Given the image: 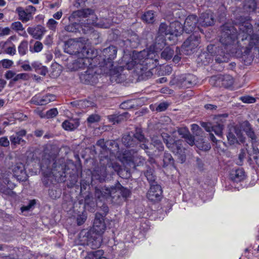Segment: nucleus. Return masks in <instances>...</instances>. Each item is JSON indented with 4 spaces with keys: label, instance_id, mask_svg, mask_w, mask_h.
<instances>
[{
    "label": "nucleus",
    "instance_id": "38",
    "mask_svg": "<svg viewBox=\"0 0 259 259\" xmlns=\"http://www.w3.org/2000/svg\"><path fill=\"white\" fill-rule=\"evenodd\" d=\"M174 159L171 155L166 152H165L163 156L162 166L166 167L169 166H174Z\"/></svg>",
    "mask_w": 259,
    "mask_h": 259
},
{
    "label": "nucleus",
    "instance_id": "22",
    "mask_svg": "<svg viewBox=\"0 0 259 259\" xmlns=\"http://www.w3.org/2000/svg\"><path fill=\"white\" fill-rule=\"evenodd\" d=\"M227 137L230 145L237 143L238 139L242 142L241 132L236 127L232 126L229 128Z\"/></svg>",
    "mask_w": 259,
    "mask_h": 259
},
{
    "label": "nucleus",
    "instance_id": "50",
    "mask_svg": "<svg viewBox=\"0 0 259 259\" xmlns=\"http://www.w3.org/2000/svg\"><path fill=\"white\" fill-rule=\"evenodd\" d=\"M61 195V190L58 189H50L49 190V195L53 199H56L59 198Z\"/></svg>",
    "mask_w": 259,
    "mask_h": 259
},
{
    "label": "nucleus",
    "instance_id": "46",
    "mask_svg": "<svg viewBox=\"0 0 259 259\" xmlns=\"http://www.w3.org/2000/svg\"><path fill=\"white\" fill-rule=\"evenodd\" d=\"M174 51L170 47H166L161 54V58L165 60H169L173 56Z\"/></svg>",
    "mask_w": 259,
    "mask_h": 259
},
{
    "label": "nucleus",
    "instance_id": "54",
    "mask_svg": "<svg viewBox=\"0 0 259 259\" xmlns=\"http://www.w3.org/2000/svg\"><path fill=\"white\" fill-rule=\"evenodd\" d=\"M127 114V113L124 112L123 114H120V115H114L112 118L113 123L114 124H115L116 123H118L121 122L122 121L124 120L126 118L125 115Z\"/></svg>",
    "mask_w": 259,
    "mask_h": 259
},
{
    "label": "nucleus",
    "instance_id": "20",
    "mask_svg": "<svg viewBox=\"0 0 259 259\" xmlns=\"http://www.w3.org/2000/svg\"><path fill=\"white\" fill-rule=\"evenodd\" d=\"M168 149L171 150L174 154L180 155L182 163H183L185 161L186 157L184 154L185 148L183 146L182 141L175 140Z\"/></svg>",
    "mask_w": 259,
    "mask_h": 259
},
{
    "label": "nucleus",
    "instance_id": "12",
    "mask_svg": "<svg viewBox=\"0 0 259 259\" xmlns=\"http://www.w3.org/2000/svg\"><path fill=\"white\" fill-rule=\"evenodd\" d=\"M200 41L199 35L196 33L191 34L183 44L182 46V51L186 54L189 55L195 51Z\"/></svg>",
    "mask_w": 259,
    "mask_h": 259
},
{
    "label": "nucleus",
    "instance_id": "29",
    "mask_svg": "<svg viewBox=\"0 0 259 259\" xmlns=\"http://www.w3.org/2000/svg\"><path fill=\"white\" fill-rule=\"evenodd\" d=\"M230 179L234 182H239L245 178L244 171L242 168H238L235 170H232L230 175Z\"/></svg>",
    "mask_w": 259,
    "mask_h": 259
},
{
    "label": "nucleus",
    "instance_id": "17",
    "mask_svg": "<svg viewBox=\"0 0 259 259\" xmlns=\"http://www.w3.org/2000/svg\"><path fill=\"white\" fill-rule=\"evenodd\" d=\"M26 133L25 130L22 129L10 136V141L12 148H15L18 145L22 144L23 145L26 143L25 140L23 138L26 136Z\"/></svg>",
    "mask_w": 259,
    "mask_h": 259
},
{
    "label": "nucleus",
    "instance_id": "44",
    "mask_svg": "<svg viewBox=\"0 0 259 259\" xmlns=\"http://www.w3.org/2000/svg\"><path fill=\"white\" fill-rule=\"evenodd\" d=\"M81 28V25L76 22L71 23L65 27V30L66 31L75 33L80 31Z\"/></svg>",
    "mask_w": 259,
    "mask_h": 259
},
{
    "label": "nucleus",
    "instance_id": "25",
    "mask_svg": "<svg viewBox=\"0 0 259 259\" xmlns=\"http://www.w3.org/2000/svg\"><path fill=\"white\" fill-rule=\"evenodd\" d=\"M246 152L248 155L249 160L252 159L255 161L256 164L259 166V150L254 145L252 144L251 146L248 145H246Z\"/></svg>",
    "mask_w": 259,
    "mask_h": 259
},
{
    "label": "nucleus",
    "instance_id": "8",
    "mask_svg": "<svg viewBox=\"0 0 259 259\" xmlns=\"http://www.w3.org/2000/svg\"><path fill=\"white\" fill-rule=\"evenodd\" d=\"M228 115L224 114L220 115L217 118V121L213 123L210 122H202L201 125L208 132H209V137L213 143L217 144L220 142L223 137V130L224 128V121L221 117L226 118Z\"/></svg>",
    "mask_w": 259,
    "mask_h": 259
},
{
    "label": "nucleus",
    "instance_id": "48",
    "mask_svg": "<svg viewBox=\"0 0 259 259\" xmlns=\"http://www.w3.org/2000/svg\"><path fill=\"white\" fill-rule=\"evenodd\" d=\"M19 54L21 56L25 55L28 51V42L23 40L21 42L18 48Z\"/></svg>",
    "mask_w": 259,
    "mask_h": 259
},
{
    "label": "nucleus",
    "instance_id": "21",
    "mask_svg": "<svg viewBox=\"0 0 259 259\" xmlns=\"http://www.w3.org/2000/svg\"><path fill=\"white\" fill-rule=\"evenodd\" d=\"M198 25V20L197 16L195 15H190L185 19L184 24V31L189 33L194 31L196 28V25Z\"/></svg>",
    "mask_w": 259,
    "mask_h": 259
},
{
    "label": "nucleus",
    "instance_id": "40",
    "mask_svg": "<svg viewBox=\"0 0 259 259\" xmlns=\"http://www.w3.org/2000/svg\"><path fill=\"white\" fill-rule=\"evenodd\" d=\"M11 28L16 31L19 34L22 36L26 35V32L24 31V28L22 24L19 21L13 22L11 24Z\"/></svg>",
    "mask_w": 259,
    "mask_h": 259
},
{
    "label": "nucleus",
    "instance_id": "33",
    "mask_svg": "<svg viewBox=\"0 0 259 259\" xmlns=\"http://www.w3.org/2000/svg\"><path fill=\"white\" fill-rule=\"evenodd\" d=\"M16 11L19 15V19L23 22H27L31 20L33 18L32 15L29 14V13L26 12L24 8L22 7H18Z\"/></svg>",
    "mask_w": 259,
    "mask_h": 259
},
{
    "label": "nucleus",
    "instance_id": "30",
    "mask_svg": "<svg viewBox=\"0 0 259 259\" xmlns=\"http://www.w3.org/2000/svg\"><path fill=\"white\" fill-rule=\"evenodd\" d=\"M257 8H258L257 0H245L243 4L244 11L248 13L255 12Z\"/></svg>",
    "mask_w": 259,
    "mask_h": 259
},
{
    "label": "nucleus",
    "instance_id": "63",
    "mask_svg": "<svg viewBox=\"0 0 259 259\" xmlns=\"http://www.w3.org/2000/svg\"><path fill=\"white\" fill-rule=\"evenodd\" d=\"M168 107V104L166 102L160 103L156 107V111L161 112L165 111Z\"/></svg>",
    "mask_w": 259,
    "mask_h": 259
},
{
    "label": "nucleus",
    "instance_id": "5",
    "mask_svg": "<svg viewBox=\"0 0 259 259\" xmlns=\"http://www.w3.org/2000/svg\"><path fill=\"white\" fill-rule=\"evenodd\" d=\"M40 169L46 176H52L59 183L66 181L67 175L69 173L68 172L69 169L67 168L63 159L44 158L41 163Z\"/></svg>",
    "mask_w": 259,
    "mask_h": 259
},
{
    "label": "nucleus",
    "instance_id": "9",
    "mask_svg": "<svg viewBox=\"0 0 259 259\" xmlns=\"http://www.w3.org/2000/svg\"><path fill=\"white\" fill-rule=\"evenodd\" d=\"M80 55L81 56L78 57V59L73 63L72 69L74 70L83 69L86 68L88 69L91 66H94V64H95L97 56L96 50L90 49L87 51L85 53Z\"/></svg>",
    "mask_w": 259,
    "mask_h": 259
},
{
    "label": "nucleus",
    "instance_id": "10",
    "mask_svg": "<svg viewBox=\"0 0 259 259\" xmlns=\"http://www.w3.org/2000/svg\"><path fill=\"white\" fill-rule=\"evenodd\" d=\"M93 49L91 47L86 46L82 43L70 39L65 42L64 47V52L70 55L80 57L81 54L85 53L87 51Z\"/></svg>",
    "mask_w": 259,
    "mask_h": 259
},
{
    "label": "nucleus",
    "instance_id": "37",
    "mask_svg": "<svg viewBox=\"0 0 259 259\" xmlns=\"http://www.w3.org/2000/svg\"><path fill=\"white\" fill-rule=\"evenodd\" d=\"M31 65L35 71L41 75L45 76L48 72L47 67L38 62H34L32 63Z\"/></svg>",
    "mask_w": 259,
    "mask_h": 259
},
{
    "label": "nucleus",
    "instance_id": "36",
    "mask_svg": "<svg viewBox=\"0 0 259 259\" xmlns=\"http://www.w3.org/2000/svg\"><path fill=\"white\" fill-rule=\"evenodd\" d=\"M94 13V10L88 8L74 11L73 12L72 16L74 18H86L90 15H93Z\"/></svg>",
    "mask_w": 259,
    "mask_h": 259
},
{
    "label": "nucleus",
    "instance_id": "62",
    "mask_svg": "<svg viewBox=\"0 0 259 259\" xmlns=\"http://www.w3.org/2000/svg\"><path fill=\"white\" fill-rule=\"evenodd\" d=\"M241 100L245 103H253L256 101L255 99L251 96H243L240 98Z\"/></svg>",
    "mask_w": 259,
    "mask_h": 259
},
{
    "label": "nucleus",
    "instance_id": "52",
    "mask_svg": "<svg viewBox=\"0 0 259 259\" xmlns=\"http://www.w3.org/2000/svg\"><path fill=\"white\" fill-rule=\"evenodd\" d=\"M29 78V75L28 73H22L16 75L12 80L14 82H16L20 79L27 80Z\"/></svg>",
    "mask_w": 259,
    "mask_h": 259
},
{
    "label": "nucleus",
    "instance_id": "49",
    "mask_svg": "<svg viewBox=\"0 0 259 259\" xmlns=\"http://www.w3.org/2000/svg\"><path fill=\"white\" fill-rule=\"evenodd\" d=\"M121 197L123 198V201H124L131 195V191L129 189L122 186L117 187Z\"/></svg>",
    "mask_w": 259,
    "mask_h": 259
},
{
    "label": "nucleus",
    "instance_id": "43",
    "mask_svg": "<svg viewBox=\"0 0 259 259\" xmlns=\"http://www.w3.org/2000/svg\"><path fill=\"white\" fill-rule=\"evenodd\" d=\"M144 175L147 178V180L151 184H157L155 182L156 176L154 174V170L151 168H148V169L145 172Z\"/></svg>",
    "mask_w": 259,
    "mask_h": 259
},
{
    "label": "nucleus",
    "instance_id": "56",
    "mask_svg": "<svg viewBox=\"0 0 259 259\" xmlns=\"http://www.w3.org/2000/svg\"><path fill=\"white\" fill-rule=\"evenodd\" d=\"M57 24L58 22L54 19L51 18L48 21L47 26L50 30L55 31L56 29Z\"/></svg>",
    "mask_w": 259,
    "mask_h": 259
},
{
    "label": "nucleus",
    "instance_id": "24",
    "mask_svg": "<svg viewBox=\"0 0 259 259\" xmlns=\"http://www.w3.org/2000/svg\"><path fill=\"white\" fill-rule=\"evenodd\" d=\"M27 32L36 39H41L46 32V28L40 25L35 27H29L27 29Z\"/></svg>",
    "mask_w": 259,
    "mask_h": 259
},
{
    "label": "nucleus",
    "instance_id": "26",
    "mask_svg": "<svg viewBox=\"0 0 259 259\" xmlns=\"http://www.w3.org/2000/svg\"><path fill=\"white\" fill-rule=\"evenodd\" d=\"M170 29H171V35L172 39L181 35L184 31L182 24L178 21H175L169 23Z\"/></svg>",
    "mask_w": 259,
    "mask_h": 259
},
{
    "label": "nucleus",
    "instance_id": "35",
    "mask_svg": "<svg viewBox=\"0 0 259 259\" xmlns=\"http://www.w3.org/2000/svg\"><path fill=\"white\" fill-rule=\"evenodd\" d=\"M221 87L225 88L231 87L234 83V79L233 77L230 75H220Z\"/></svg>",
    "mask_w": 259,
    "mask_h": 259
},
{
    "label": "nucleus",
    "instance_id": "13",
    "mask_svg": "<svg viewBox=\"0 0 259 259\" xmlns=\"http://www.w3.org/2000/svg\"><path fill=\"white\" fill-rule=\"evenodd\" d=\"M81 82L84 84L94 85L97 79V67L96 64L91 66L86 71L79 75Z\"/></svg>",
    "mask_w": 259,
    "mask_h": 259
},
{
    "label": "nucleus",
    "instance_id": "6",
    "mask_svg": "<svg viewBox=\"0 0 259 259\" xmlns=\"http://www.w3.org/2000/svg\"><path fill=\"white\" fill-rule=\"evenodd\" d=\"M117 51L116 47L114 46H110L103 50V58L100 56V59H98V60H103L99 63L98 74H105L111 76L112 78L116 77L115 81L119 82L124 80L125 77L121 74L116 72L115 68L113 67V60L116 57Z\"/></svg>",
    "mask_w": 259,
    "mask_h": 259
},
{
    "label": "nucleus",
    "instance_id": "11",
    "mask_svg": "<svg viewBox=\"0 0 259 259\" xmlns=\"http://www.w3.org/2000/svg\"><path fill=\"white\" fill-rule=\"evenodd\" d=\"M123 39L120 46L126 50L137 48L140 45V40L138 35L132 30H127L122 33Z\"/></svg>",
    "mask_w": 259,
    "mask_h": 259
},
{
    "label": "nucleus",
    "instance_id": "45",
    "mask_svg": "<svg viewBox=\"0 0 259 259\" xmlns=\"http://www.w3.org/2000/svg\"><path fill=\"white\" fill-rule=\"evenodd\" d=\"M154 15L153 11H148L142 16V19L146 23H151L154 21Z\"/></svg>",
    "mask_w": 259,
    "mask_h": 259
},
{
    "label": "nucleus",
    "instance_id": "39",
    "mask_svg": "<svg viewBox=\"0 0 259 259\" xmlns=\"http://www.w3.org/2000/svg\"><path fill=\"white\" fill-rule=\"evenodd\" d=\"M151 143L159 151L164 150V146L161 141V137L157 135H153L151 137Z\"/></svg>",
    "mask_w": 259,
    "mask_h": 259
},
{
    "label": "nucleus",
    "instance_id": "53",
    "mask_svg": "<svg viewBox=\"0 0 259 259\" xmlns=\"http://www.w3.org/2000/svg\"><path fill=\"white\" fill-rule=\"evenodd\" d=\"M42 44L40 41H36L34 44L33 48H30V51L32 53H38L42 50Z\"/></svg>",
    "mask_w": 259,
    "mask_h": 259
},
{
    "label": "nucleus",
    "instance_id": "41",
    "mask_svg": "<svg viewBox=\"0 0 259 259\" xmlns=\"http://www.w3.org/2000/svg\"><path fill=\"white\" fill-rule=\"evenodd\" d=\"M132 135L134 139H136V140H137L138 144H139V142L144 143L147 141L143 134L141 128H136L135 133H132Z\"/></svg>",
    "mask_w": 259,
    "mask_h": 259
},
{
    "label": "nucleus",
    "instance_id": "15",
    "mask_svg": "<svg viewBox=\"0 0 259 259\" xmlns=\"http://www.w3.org/2000/svg\"><path fill=\"white\" fill-rule=\"evenodd\" d=\"M178 85L184 88H190L197 83V77L192 74H182L175 78Z\"/></svg>",
    "mask_w": 259,
    "mask_h": 259
},
{
    "label": "nucleus",
    "instance_id": "34",
    "mask_svg": "<svg viewBox=\"0 0 259 259\" xmlns=\"http://www.w3.org/2000/svg\"><path fill=\"white\" fill-rule=\"evenodd\" d=\"M171 29H170L169 24L167 25L165 23H161L159 26L158 33L162 36L167 37V39H172L171 35Z\"/></svg>",
    "mask_w": 259,
    "mask_h": 259
},
{
    "label": "nucleus",
    "instance_id": "42",
    "mask_svg": "<svg viewBox=\"0 0 259 259\" xmlns=\"http://www.w3.org/2000/svg\"><path fill=\"white\" fill-rule=\"evenodd\" d=\"M214 57V56L205 51L199 55V57L202 63L204 65H206L213 60V58Z\"/></svg>",
    "mask_w": 259,
    "mask_h": 259
},
{
    "label": "nucleus",
    "instance_id": "16",
    "mask_svg": "<svg viewBox=\"0 0 259 259\" xmlns=\"http://www.w3.org/2000/svg\"><path fill=\"white\" fill-rule=\"evenodd\" d=\"M162 193L161 187L159 185L151 184L150 189L147 194V197L152 202H157L161 199Z\"/></svg>",
    "mask_w": 259,
    "mask_h": 259
},
{
    "label": "nucleus",
    "instance_id": "14",
    "mask_svg": "<svg viewBox=\"0 0 259 259\" xmlns=\"http://www.w3.org/2000/svg\"><path fill=\"white\" fill-rule=\"evenodd\" d=\"M206 52L214 56L215 58V61L218 63L227 62L228 61V54L225 53V50L220 47H217L213 45H209L207 46Z\"/></svg>",
    "mask_w": 259,
    "mask_h": 259
},
{
    "label": "nucleus",
    "instance_id": "4",
    "mask_svg": "<svg viewBox=\"0 0 259 259\" xmlns=\"http://www.w3.org/2000/svg\"><path fill=\"white\" fill-rule=\"evenodd\" d=\"M103 143V140H98V146H100L101 148L104 152V156H100V163L101 167L100 171L98 170V181L100 182L108 181L111 176L113 175L115 172H117L119 175H120L122 171V169L120 168L118 164L113 162L110 158H108V153L110 152V150L109 148H106L109 144H114L115 147H117V144L115 142L107 141L102 146Z\"/></svg>",
    "mask_w": 259,
    "mask_h": 259
},
{
    "label": "nucleus",
    "instance_id": "64",
    "mask_svg": "<svg viewBox=\"0 0 259 259\" xmlns=\"http://www.w3.org/2000/svg\"><path fill=\"white\" fill-rule=\"evenodd\" d=\"M178 132V134L180 136H182V137L183 138H185L189 134H190L189 130L186 127L179 128Z\"/></svg>",
    "mask_w": 259,
    "mask_h": 259
},
{
    "label": "nucleus",
    "instance_id": "47",
    "mask_svg": "<svg viewBox=\"0 0 259 259\" xmlns=\"http://www.w3.org/2000/svg\"><path fill=\"white\" fill-rule=\"evenodd\" d=\"M160 137L162 138L167 148L170 147V145H171L175 141V140L167 133H162Z\"/></svg>",
    "mask_w": 259,
    "mask_h": 259
},
{
    "label": "nucleus",
    "instance_id": "60",
    "mask_svg": "<svg viewBox=\"0 0 259 259\" xmlns=\"http://www.w3.org/2000/svg\"><path fill=\"white\" fill-rule=\"evenodd\" d=\"M245 151L246 150L241 149L238 156V160L237 161V164L241 165L243 164V160L245 157Z\"/></svg>",
    "mask_w": 259,
    "mask_h": 259
},
{
    "label": "nucleus",
    "instance_id": "27",
    "mask_svg": "<svg viewBox=\"0 0 259 259\" xmlns=\"http://www.w3.org/2000/svg\"><path fill=\"white\" fill-rule=\"evenodd\" d=\"M79 120L77 118L65 120L62 124V127L66 131H72L79 125Z\"/></svg>",
    "mask_w": 259,
    "mask_h": 259
},
{
    "label": "nucleus",
    "instance_id": "1",
    "mask_svg": "<svg viewBox=\"0 0 259 259\" xmlns=\"http://www.w3.org/2000/svg\"><path fill=\"white\" fill-rule=\"evenodd\" d=\"M239 29L237 32L238 45L244 49L243 56H247L249 61L252 60L255 52H259V35L253 34V27L248 21L240 22L236 25Z\"/></svg>",
    "mask_w": 259,
    "mask_h": 259
},
{
    "label": "nucleus",
    "instance_id": "55",
    "mask_svg": "<svg viewBox=\"0 0 259 259\" xmlns=\"http://www.w3.org/2000/svg\"><path fill=\"white\" fill-rule=\"evenodd\" d=\"M87 216L85 213L82 212L81 214L77 215L76 218V223L78 226H81L87 220Z\"/></svg>",
    "mask_w": 259,
    "mask_h": 259
},
{
    "label": "nucleus",
    "instance_id": "18",
    "mask_svg": "<svg viewBox=\"0 0 259 259\" xmlns=\"http://www.w3.org/2000/svg\"><path fill=\"white\" fill-rule=\"evenodd\" d=\"M55 100L56 96L54 95L48 94L45 96L36 95L31 98L30 102L34 105L42 106L47 105Z\"/></svg>",
    "mask_w": 259,
    "mask_h": 259
},
{
    "label": "nucleus",
    "instance_id": "31",
    "mask_svg": "<svg viewBox=\"0 0 259 259\" xmlns=\"http://www.w3.org/2000/svg\"><path fill=\"white\" fill-rule=\"evenodd\" d=\"M123 144L126 147H134L138 145L137 140L134 139L132 134H125L122 138Z\"/></svg>",
    "mask_w": 259,
    "mask_h": 259
},
{
    "label": "nucleus",
    "instance_id": "32",
    "mask_svg": "<svg viewBox=\"0 0 259 259\" xmlns=\"http://www.w3.org/2000/svg\"><path fill=\"white\" fill-rule=\"evenodd\" d=\"M243 128L247 136L251 139L252 142L251 145H253V143L256 141V136L248 121H245L243 122Z\"/></svg>",
    "mask_w": 259,
    "mask_h": 259
},
{
    "label": "nucleus",
    "instance_id": "61",
    "mask_svg": "<svg viewBox=\"0 0 259 259\" xmlns=\"http://www.w3.org/2000/svg\"><path fill=\"white\" fill-rule=\"evenodd\" d=\"M89 126H91L92 124L97 122V114H94L90 115L87 120Z\"/></svg>",
    "mask_w": 259,
    "mask_h": 259
},
{
    "label": "nucleus",
    "instance_id": "59",
    "mask_svg": "<svg viewBox=\"0 0 259 259\" xmlns=\"http://www.w3.org/2000/svg\"><path fill=\"white\" fill-rule=\"evenodd\" d=\"M0 64L4 68L8 69L12 66L13 62L11 60L3 59L0 61Z\"/></svg>",
    "mask_w": 259,
    "mask_h": 259
},
{
    "label": "nucleus",
    "instance_id": "51",
    "mask_svg": "<svg viewBox=\"0 0 259 259\" xmlns=\"http://www.w3.org/2000/svg\"><path fill=\"white\" fill-rule=\"evenodd\" d=\"M209 82L212 86L221 87L220 75L211 77L209 80Z\"/></svg>",
    "mask_w": 259,
    "mask_h": 259
},
{
    "label": "nucleus",
    "instance_id": "19",
    "mask_svg": "<svg viewBox=\"0 0 259 259\" xmlns=\"http://www.w3.org/2000/svg\"><path fill=\"white\" fill-rule=\"evenodd\" d=\"M198 20V29H200L199 26L207 27L211 26L214 23V17L210 10H207L205 12L202 13Z\"/></svg>",
    "mask_w": 259,
    "mask_h": 259
},
{
    "label": "nucleus",
    "instance_id": "57",
    "mask_svg": "<svg viewBox=\"0 0 259 259\" xmlns=\"http://www.w3.org/2000/svg\"><path fill=\"white\" fill-rule=\"evenodd\" d=\"M191 130L196 136H200L202 133V129L196 124L191 125Z\"/></svg>",
    "mask_w": 259,
    "mask_h": 259
},
{
    "label": "nucleus",
    "instance_id": "2",
    "mask_svg": "<svg viewBox=\"0 0 259 259\" xmlns=\"http://www.w3.org/2000/svg\"><path fill=\"white\" fill-rule=\"evenodd\" d=\"M105 201L107 202L118 205L123 202V198L121 197L117 188L104 186L98 189V202H104L102 206H100V208H98V215L101 217V219L98 218V235L103 233L106 228L104 218L108 213L109 208L105 203Z\"/></svg>",
    "mask_w": 259,
    "mask_h": 259
},
{
    "label": "nucleus",
    "instance_id": "58",
    "mask_svg": "<svg viewBox=\"0 0 259 259\" xmlns=\"http://www.w3.org/2000/svg\"><path fill=\"white\" fill-rule=\"evenodd\" d=\"M58 114L57 108H53L49 110L46 112V117L47 118H51L55 117Z\"/></svg>",
    "mask_w": 259,
    "mask_h": 259
},
{
    "label": "nucleus",
    "instance_id": "23",
    "mask_svg": "<svg viewBox=\"0 0 259 259\" xmlns=\"http://www.w3.org/2000/svg\"><path fill=\"white\" fill-rule=\"evenodd\" d=\"M14 175L18 180L24 181L27 179V174L25 169L24 165L21 163H17L12 169Z\"/></svg>",
    "mask_w": 259,
    "mask_h": 259
},
{
    "label": "nucleus",
    "instance_id": "3",
    "mask_svg": "<svg viewBox=\"0 0 259 259\" xmlns=\"http://www.w3.org/2000/svg\"><path fill=\"white\" fill-rule=\"evenodd\" d=\"M154 53H149L143 50L134 52L132 61L128 64V67L132 66L139 79L147 80L153 75L156 66V59H153Z\"/></svg>",
    "mask_w": 259,
    "mask_h": 259
},
{
    "label": "nucleus",
    "instance_id": "7",
    "mask_svg": "<svg viewBox=\"0 0 259 259\" xmlns=\"http://www.w3.org/2000/svg\"><path fill=\"white\" fill-rule=\"evenodd\" d=\"M220 42L224 47L226 52H233L235 50H240L242 53L244 49L238 44L237 29L232 24L225 23L221 27Z\"/></svg>",
    "mask_w": 259,
    "mask_h": 259
},
{
    "label": "nucleus",
    "instance_id": "28",
    "mask_svg": "<svg viewBox=\"0 0 259 259\" xmlns=\"http://www.w3.org/2000/svg\"><path fill=\"white\" fill-rule=\"evenodd\" d=\"M100 18L103 19V22L101 20L98 23V27L107 28H109L110 26V20L108 18L109 13L107 10L104 9L103 11H100Z\"/></svg>",
    "mask_w": 259,
    "mask_h": 259
}]
</instances>
